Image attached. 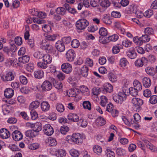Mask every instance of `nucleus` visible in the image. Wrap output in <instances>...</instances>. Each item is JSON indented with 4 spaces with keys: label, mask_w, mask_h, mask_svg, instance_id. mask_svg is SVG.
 Listing matches in <instances>:
<instances>
[{
    "label": "nucleus",
    "mask_w": 157,
    "mask_h": 157,
    "mask_svg": "<svg viewBox=\"0 0 157 157\" xmlns=\"http://www.w3.org/2000/svg\"><path fill=\"white\" fill-rule=\"evenodd\" d=\"M149 101V102L152 104H155L157 102V96L156 95L151 96Z\"/></svg>",
    "instance_id": "nucleus-48"
},
{
    "label": "nucleus",
    "mask_w": 157,
    "mask_h": 157,
    "mask_svg": "<svg viewBox=\"0 0 157 157\" xmlns=\"http://www.w3.org/2000/svg\"><path fill=\"white\" fill-rule=\"evenodd\" d=\"M83 108L90 110L91 109V104L89 101H84L82 103Z\"/></svg>",
    "instance_id": "nucleus-44"
},
{
    "label": "nucleus",
    "mask_w": 157,
    "mask_h": 157,
    "mask_svg": "<svg viewBox=\"0 0 157 157\" xmlns=\"http://www.w3.org/2000/svg\"><path fill=\"white\" fill-rule=\"evenodd\" d=\"M46 40L50 41H53L56 39V36L54 34L50 35L47 34L46 36Z\"/></svg>",
    "instance_id": "nucleus-45"
},
{
    "label": "nucleus",
    "mask_w": 157,
    "mask_h": 157,
    "mask_svg": "<svg viewBox=\"0 0 157 157\" xmlns=\"http://www.w3.org/2000/svg\"><path fill=\"white\" fill-rule=\"evenodd\" d=\"M118 38V36L117 35H113L109 36L108 37V40L109 41H115L117 40Z\"/></svg>",
    "instance_id": "nucleus-59"
},
{
    "label": "nucleus",
    "mask_w": 157,
    "mask_h": 157,
    "mask_svg": "<svg viewBox=\"0 0 157 157\" xmlns=\"http://www.w3.org/2000/svg\"><path fill=\"white\" fill-rule=\"evenodd\" d=\"M33 14L35 16L38 17L40 18H44L46 16L45 13H44L42 12H38V11H36V13H33Z\"/></svg>",
    "instance_id": "nucleus-57"
},
{
    "label": "nucleus",
    "mask_w": 157,
    "mask_h": 157,
    "mask_svg": "<svg viewBox=\"0 0 157 157\" xmlns=\"http://www.w3.org/2000/svg\"><path fill=\"white\" fill-rule=\"evenodd\" d=\"M144 32L147 35H153L154 33V31L153 28L151 27H147L145 29Z\"/></svg>",
    "instance_id": "nucleus-34"
},
{
    "label": "nucleus",
    "mask_w": 157,
    "mask_h": 157,
    "mask_svg": "<svg viewBox=\"0 0 157 157\" xmlns=\"http://www.w3.org/2000/svg\"><path fill=\"white\" fill-rule=\"evenodd\" d=\"M105 152L107 157H115L114 153L111 151L109 147H107L106 148Z\"/></svg>",
    "instance_id": "nucleus-39"
},
{
    "label": "nucleus",
    "mask_w": 157,
    "mask_h": 157,
    "mask_svg": "<svg viewBox=\"0 0 157 157\" xmlns=\"http://www.w3.org/2000/svg\"><path fill=\"white\" fill-rule=\"evenodd\" d=\"M142 82L143 86L145 88H149L151 84V79L147 77H144L142 79Z\"/></svg>",
    "instance_id": "nucleus-14"
},
{
    "label": "nucleus",
    "mask_w": 157,
    "mask_h": 157,
    "mask_svg": "<svg viewBox=\"0 0 157 157\" xmlns=\"http://www.w3.org/2000/svg\"><path fill=\"white\" fill-rule=\"evenodd\" d=\"M55 47L58 51L60 52H63L65 49V47L63 43L60 40H58L56 43Z\"/></svg>",
    "instance_id": "nucleus-12"
},
{
    "label": "nucleus",
    "mask_w": 157,
    "mask_h": 157,
    "mask_svg": "<svg viewBox=\"0 0 157 157\" xmlns=\"http://www.w3.org/2000/svg\"><path fill=\"white\" fill-rule=\"evenodd\" d=\"M103 22L107 25H110L112 23L111 20L107 15H105L102 19Z\"/></svg>",
    "instance_id": "nucleus-33"
},
{
    "label": "nucleus",
    "mask_w": 157,
    "mask_h": 157,
    "mask_svg": "<svg viewBox=\"0 0 157 157\" xmlns=\"http://www.w3.org/2000/svg\"><path fill=\"white\" fill-rule=\"evenodd\" d=\"M14 75L13 73L11 71L8 72L6 75H3L1 76L2 80L5 82L7 81H11L14 79Z\"/></svg>",
    "instance_id": "nucleus-3"
},
{
    "label": "nucleus",
    "mask_w": 157,
    "mask_h": 157,
    "mask_svg": "<svg viewBox=\"0 0 157 157\" xmlns=\"http://www.w3.org/2000/svg\"><path fill=\"white\" fill-rule=\"evenodd\" d=\"M80 45V43L79 41L77 39H74L71 42V45L74 48H78Z\"/></svg>",
    "instance_id": "nucleus-43"
},
{
    "label": "nucleus",
    "mask_w": 157,
    "mask_h": 157,
    "mask_svg": "<svg viewBox=\"0 0 157 157\" xmlns=\"http://www.w3.org/2000/svg\"><path fill=\"white\" fill-rule=\"evenodd\" d=\"M145 71L147 74L150 76L154 77L155 75V70L151 67H148L145 68Z\"/></svg>",
    "instance_id": "nucleus-15"
},
{
    "label": "nucleus",
    "mask_w": 157,
    "mask_h": 157,
    "mask_svg": "<svg viewBox=\"0 0 157 157\" xmlns=\"http://www.w3.org/2000/svg\"><path fill=\"white\" fill-rule=\"evenodd\" d=\"M39 147V144L37 143L31 144L29 145V149L32 150L36 149L38 148Z\"/></svg>",
    "instance_id": "nucleus-52"
},
{
    "label": "nucleus",
    "mask_w": 157,
    "mask_h": 157,
    "mask_svg": "<svg viewBox=\"0 0 157 157\" xmlns=\"http://www.w3.org/2000/svg\"><path fill=\"white\" fill-rule=\"evenodd\" d=\"M120 63L121 66L123 67H125L128 63V62L126 58H123L120 59Z\"/></svg>",
    "instance_id": "nucleus-58"
},
{
    "label": "nucleus",
    "mask_w": 157,
    "mask_h": 157,
    "mask_svg": "<svg viewBox=\"0 0 157 157\" xmlns=\"http://www.w3.org/2000/svg\"><path fill=\"white\" fill-rule=\"evenodd\" d=\"M47 64L45 62H39L37 63L38 66L43 69L46 68L48 67Z\"/></svg>",
    "instance_id": "nucleus-64"
},
{
    "label": "nucleus",
    "mask_w": 157,
    "mask_h": 157,
    "mask_svg": "<svg viewBox=\"0 0 157 157\" xmlns=\"http://www.w3.org/2000/svg\"><path fill=\"white\" fill-rule=\"evenodd\" d=\"M25 134L27 137L32 138L35 137L38 135V133L36 132L33 129L27 131L25 132Z\"/></svg>",
    "instance_id": "nucleus-22"
},
{
    "label": "nucleus",
    "mask_w": 157,
    "mask_h": 157,
    "mask_svg": "<svg viewBox=\"0 0 157 157\" xmlns=\"http://www.w3.org/2000/svg\"><path fill=\"white\" fill-rule=\"evenodd\" d=\"M108 77L110 81L111 82H114L117 81V76L112 73H109L108 75Z\"/></svg>",
    "instance_id": "nucleus-40"
},
{
    "label": "nucleus",
    "mask_w": 157,
    "mask_h": 157,
    "mask_svg": "<svg viewBox=\"0 0 157 157\" xmlns=\"http://www.w3.org/2000/svg\"><path fill=\"white\" fill-rule=\"evenodd\" d=\"M98 3L102 7L107 8L110 5V3L108 0H99Z\"/></svg>",
    "instance_id": "nucleus-26"
},
{
    "label": "nucleus",
    "mask_w": 157,
    "mask_h": 157,
    "mask_svg": "<svg viewBox=\"0 0 157 157\" xmlns=\"http://www.w3.org/2000/svg\"><path fill=\"white\" fill-rule=\"evenodd\" d=\"M76 54L75 52L72 49H70L67 51L66 54V56L67 60L69 61H73Z\"/></svg>",
    "instance_id": "nucleus-6"
},
{
    "label": "nucleus",
    "mask_w": 157,
    "mask_h": 157,
    "mask_svg": "<svg viewBox=\"0 0 157 157\" xmlns=\"http://www.w3.org/2000/svg\"><path fill=\"white\" fill-rule=\"evenodd\" d=\"M132 103L136 109H140V106L143 104V100L140 98H134L132 99Z\"/></svg>",
    "instance_id": "nucleus-8"
},
{
    "label": "nucleus",
    "mask_w": 157,
    "mask_h": 157,
    "mask_svg": "<svg viewBox=\"0 0 157 157\" xmlns=\"http://www.w3.org/2000/svg\"><path fill=\"white\" fill-rule=\"evenodd\" d=\"M57 110L60 112H62L64 110V107L63 105L60 104H58L56 106Z\"/></svg>",
    "instance_id": "nucleus-62"
},
{
    "label": "nucleus",
    "mask_w": 157,
    "mask_h": 157,
    "mask_svg": "<svg viewBox=\"0 0 157 157\" xmlns=\"http://www.w3.org/2000/svg\"><path fill=\"white\" fill-rule=\"evenodd\" d=\"M144 142L147 147L152 152H157V147L154 146L149 141L145 140Z\"/></svg>",
    "instance_id": "nucleus-16"
},
{
    "label": "nucleus",
    "mask_w": 157,
    "mask_h": 157,
    "mask_svg": "<svg viewBox=\"0 0 157 157\" xmlns=\"http://www.w3.org/2000/svg\"><path fill=\"white\" fill-rule=\"evenodd\" d=\"M153 14V10L151 9H149L144 13V16L148 18H150Z\"/></svg>",
    "instance_id": "nucleus-51"
},
{
    "label": "nucleus",
    "mask_w": 157,
    "mask_h": 157,
    "mask_svg": "<svg viewBox=\"0 0 157 157\" xmlns=\"http://www.w3.org/2000/svg\"><path fill=\"white\" fill-rule=\"evenodd\" d=\"M140 40L144 42H147L149 41L150 39V37L146 34L142 35V36L140 37Z\"/></svg>",
    "instance_id": "nucleus-50"
},
{
    "label": "nucleus",
    "mask_w": 157,
    "mask_h": 157,
    "mask_svg": "<svg viewBox=\"0 0 157 157\" xmlns=\"http://www.w3.org/2000/svg\"><path fill=\"white\" fill-rule=\"evenodd\" d=\"M30 58L28 56H25L19 58V61L23 63H28L29 60Z\"/></svg>",
    "instance_id": "nucleus-35"
},
{
    "label": "nucleus",
    "mask_w": 157,
    "mask_h": 157,
    "mask_svg": "<svg viewBox=\"0 0 157 157\" xmlns=\"http://www.w3.org/2000/svg\"><path fill=\"white\" fill-rule=\"evenodd\" d=\"M69 153L73 157H78L79 155V151L74 149H72L70 150Z\"/></svg>",
    "instance_id": "nucleus-38"
},
{
    "label": "nucleus",
    "mask_w": 157,
    "mask_h": 157,
    "mask_svg": "<svg viewBox=\"0 0 157 157\" xmlns=\"http://www.w3.org/2000/svg\"><path fill=\"white\" fill-rule=\"evenodd\" d=\"M133 86L135 89L138 91L141 90L142 89L141 83L137 80H136L134 81Z\"/></svg>",
    "instance_id": "nucleus-30"
},
{
    "label": "nucleus",
    "mask_w": 157,
    "mask_h": 157,
    "mask_svg": "<svg viewBox=\"0 0 157 157\" xmlns=\"http://www.w3.org/2000/svg\"><path fill=\"white\" fill-rule=\"evenodd\" d=\"M14 41L15 43L18 45H20L22 43V38L20 37H16L14 39Z\"/></svg>",
    "instance_id": "nucleus-61"
},
{
    "label": "nucleus",
    "mask_w": 157,
    "mask_h": 157,
    "mask_svg": "<svg viewBox=\"0 0 157 157\" xmlns=\"http://www.w3.org/2000/svg\"><path fill=\"white\" fill-rule=\"evenodd\" d=\"M33 22L38 24H42L45 22V21L42 19L38 17H33Z\"/></svg>",
    "instance_id": "nucleus-53"
},
{
    "label": "nucleus",
    "mask_w": 157,
    "mask_h": 157,
    "mask_svg": "<svg viewBox=\"0 0 157 157\" xmlns=\"http://www.w3.org/2000/svg\"><path fill=\"white\" fill-rule=\"evenodd\" d=\"M40 47L49 53L54 54L56 52L54 48L51 44L47 43L46 40H43L40 43Z\"/></svg>",
    "instance_id": "nucleus-1"
},
{
    "label": "nucleus",
    "mask_w": 157,
    "mask_h": 157,
    "mask_svg": "<svg viewBox=\"0 0 157 157\" xmlns=\"http://www.w3.org/2000/svg\"><path fill=\"white\" fill-rule=\"evenodd\" d=\"M95 122L98 126H100L104 125L106 123V121L101 116L98 117L96 119Z\"/></svg>",
    "instance_id": "nucleus-20"
},
{
    "label": "nucleus",
    "mask_w": 157,
    "mask_h": 157,
    "mask_svg": "<svg viewBox=\"0 0 157 157\" xmlns=\"http://www.w3.org/2000/svg\"><path fill=\"white\" fill-rule=\"evenodd\" d=\"M147 61L145 57H142L141 59H137L135 63V65L138 67H141L144 65V61Z\"/></svg>",
    "instance_id": "nucleus-25"
},
{
    "label": "nucleus",
    "mask_w": 157,
    "mask_h": 157,
    "mask_svg": "<svg viewBox=\"0 0 157 157\" xmlns=\"http://www.w3.org/2000/svg\"><path fill=\"white\" fill-rule=\"evenodd\" d=\"M117 96H119V97L122 101L126 99V94H125V92H124V90L119 92Z\"/></svg>",
    "instance_id": "nucleus-42"
},
{
    "label": "nucleus",
    "mask_w": 157,
    "mask_h": 157,
    "mask_svg": "<svg viewBox=\"0 0 157 157\" xmlns=\"http://www.w3.org/2000/svg\"><path fill=\"white\" fill-rule=\"evenodd\" d=\"M126 54L128 57L131 59L136 58L137 56V54L135 52V49L134 47L130 48Z\"/></svg>",
    "instance_id": "nucleus-10"
},
{
    "label": "nucleus",
    "mask_w": 157,
    "mask_h": 157,
    "mask_svg": "<svg viewBox=\"0 0 157 157\" xmlns=\"http://www.w3.org/2000/svg\"><path fill=\"white\" fill-rule=\"evenodd\" d=\"M14 90L12 89L8 88L4 91V95L7 98H11L14 94Z\"/></svg>",
    "instance_id": "nucleus-17"
},
{
    "label": "nucleus",
    "mask_w": 157,
    "mask_h": 157,
    "mask_svg": "<svg viewBox=\"0 0 157 157\" xmlns=\"http://www.w3.org/2000/svg\"><path fill=\"white\" fill-rule=\"evenodd\" d=\"M61 67L63 71L67 74L70 73L72 69L71 65L68 63H64L63 64Z\"/></svg>",
    "instance_id": "nucleus-7"
},
{
    "label": "nucleus",
    "mask_w": 157,
    "mask_h": 157,
    "mask_svg": "<svg viewBox=\"0 0 157 157\" xmlns=\"http://www.w3.org/2000/svg\"><path fill=\"white\" fill-rule=\"evenodd\" d=\"M43 131L45 134L48 136L52 135L54 132L53 128L50 124H45L43 127Z\"/></svg>",
    "instance_id": "nucleus-4"
},
{
    "label": "nucleus",
    "mask_w": 157,
    "mask_h": 157,
    "mask_svg": "<svg viewBox=\"0 0 157 157\" xmlns=\"http://www.w3.org/2000/svg\"><path fill=\"white\" fill-rule=\"evenodd\" d=\"M43 30L45 32L48 33L51 32V28L48 25H44L42 26Z\"/></svg>",
    "instance_id": "nucleus-49"
},
{
    "label": "nucleus",
    "mask_w": 157,
    "mask_h": 157,
    "mask_svg": "<svg viewBox=\"0 0 157 157\" xmlns=\"http://www.w3.org/2000/svg\"><path fill=\"white\" fill-rule=\"evenodd\" d=\"M130 94L132 96L136 97L138 95V91L135 88L131 87L129 89Z\"/></svg>",
    "instance_id": "nucleus-37"
},
{
    "label": "nucleus",
    "mask_w": 157,
    "mask_h": 157,
    "mask_svg": "<svg viewBox=\"0 0 157 157\" xmlns=\"http://www.w3.org/2000/svg\"><path fill=\"white\" fill-rule=\"evenodd\" d=\"M93 151L94 153L99 155L102 151V148L99 145H95L93 147Z\"/></svg>",
    "instance_id": "nucleus-28"
},
{
    "label": "nucleus",
    "mask_w": 157,
    "mask_h": 157,
    "mask_svg": "<svg viewBox=\"0 0 157 157\" xmlns=\"http://www.w3.org/2000/svg\"><path fill=\"white\" fill-rule=\"evenodd\" d=\"M43 60L44 62L46 63L47 64L50 63L52 60V58L48 54H46L43 55Z\"/></svg>",
    "instance_id": "nucleus-31"
},
{
    "label": "nucleus",
    "mask_w": 157,
    "mask_h": 157,
    "mask_svg": "<svg viewBox=\"0 0 157 157\" xmlns=\"http://www.w3.org/2000/svg\"><path fill=\"white\" fill-rule=\"evenodd\" d=\"M68 118L69 120L73 122H78L79 120V117L75 113H70L68 116Z\"/></svg>",
    "instance_id": "nucleus-18"
},
{
    "label": "nucleus",
    "mask_w": 157,
    "mask_h": 157,
    "mask_svg": "<svg viewBox=\"0 0 157 157\" xmlns=\"http://www.w3.org/2000/svg\"><path fill=\"white\" fill-rule=\"evenodd\" d=\"M40 103L38 101L32 102L30 104V106L34 109H36L40 105Z\"/></svg>",
    "instance_id": "nucleus-55"
},
{
    "label": "nucleus",
    "mask_w": 157,
    "mask_h": 157,
    "mask_svg": "<svg viewBox=\"0 0 157 157\" xmlns=\"http://www.w3.org/2000/svg\"><path fill=\"white\" fill-rule=\"evenodd\" d=\"M80 135L78 133L73 134L72 142L77 144H81L82 142V139L80 138Z\"/></svg>",
    "instance_id": "nucleus-13"
},
{
    "label": "nucleus",
    "mask_w": 157,
    "mask_h": 157,
    "mask_svg": "<svg viewBox=\"0 0 157 157\" xmlns=\"http://www.w3.org/2000/svg\"><path fill=\"white\" fill-rule=\"evenodd\" d=\"M66 155V151L62 149H58L55 151L56 157H65Z\"/></svg>",
    "instance_id": "nucleus-19"
},
{
    "label": "nucleus",
    "mask_w": 157,
    "mask_h": 157,
    "mask_svg": "<svg viewBox=\"0 0 157 157\" xmlns=\"http://www.w3.org/2000/svg\"><path fill=\"white\" fill-rule=\"evenodd\" d=\"M44 73L42 70H37L35 71L34 72V77L40 79L44 76Z\"/></svg>",
    "instance_id": "nucleus-27"
},
{
    "label": "nucleus",
    "mask_w": 157,
    "mask_h": 157,
    "mask_svg": "<svg viewBox=\"0 0 157 157\" xmlns=\"http://www.w3.org/2000/svg\"><path fill=\"white\" fill-rule=\"evenodd\" d=\"M113 86L109 83H105L104 85L103 91L104 92L111 93L113 90Z\"/></svg>",
    "instance_id": "nucleus-21"
},
{
    "label": "nucleus",
    "mask_w": 157,
    "mask_h": 157,
    "mask_svg": "<svg viewBox=\"0 0 157 157\" xmlns=\"http://www.w3.org/2000/svg\"><path fill=\"white\" fill-rule=\"evenodd\" d=\"M31 118L33 120H35L38 117L37 112L34 111L32 110L30 112Z\"/></svg>",
    "instance_id": "nucleus-63"
},
{
    "label": "nucleus",
    "mask_w": 157,
    "mask_h": 157,
    "mask_svg": "<svg viewBox=\"0 0 157 157\" xmlns=\"http://www.w3.org/2000/svg\"><path fill=\"white\" fill-rule=\"evenodd\" d=\"M69 128L66 125H63L60 128V131L61 133L64 135L65 134L69 131Z\"/></svg>",
    "instance_id": "nucleus-47"
},
{
    "label": "nucleus",
    "mask_w": 157,
    "mask_h": 157,
    "mask_svg": "<svg viewBox=\"0 0 157 157\" xmlns=\"http://www.w3.org/2000/svg\"><path fill=\"white\" fill-rule=\"evenodd\" d=\"M41 107L42 110L43 111H47L49 109L50 105L47 101H43L40 105Z\"/></svg>",
    "instance_id": "nucleus-24"
},
{
    "label": "nucleus",
    "mask_w": 157,
    "mask_h": 157,
    "mask_svg": "<svg viewBox=\"0 0 157 157\" xmlns=\"http://www.w3.org/2000/svg\"><path fill=\"white\" fill-rule=\"evenodd\" d=\"M43 54L40 52H37L34 53L33 56L35 58L37 59H40L43 57Z\"/></svg>",
    "instance_id": "nucleus-56"
},
{
    "label": "nucleus",
    "mask_w": 157,
    "mask_h": 157,
    "mask_svg": "<svg viewBox=\"0 0 157 157\" xmlns=\"http://www.w3.org/2000/svg\"><path fill=\"white\" fill-rule=\"evenodd\" d=\"M99 33L100 35L101 36H105L107 35V31L105 28L104 27H101L100 29Z\"/></svg>",
    "instance_id": "nucleus-46"
},
{
    "label": "nucleus",
    "mask_w": 157,
    "mask_h": 157,
    "mask_svg": "<svg viewBox=\"0 0 157 157\" xmlns=\"http://www.w3.org/2000/svg\"><path fill=\"white\" fill-rule=\"evenodd\" d=\"M134 122L135 124H137L140 121V117L138 113H135L133 116Z\"/></svg>",
    "instance_id": "nucleus-60"
},
{
    "label": "nucleus",
    "mask_w": 157,
    "mask_h": 157,
    "mask_svg": "<svg viewBox=\"0 0 157 157\" xmlns=\"http://www.w3.org/2000/svg\"><path fill=\"white\" fill-rule=\"evenodd\" d=\"M52 87L51 82L48 80L44 81L41 85L42 90L43 92L50 90Z\"/></svg>",
    "instance_id": "nucleus-5"
},
{
    "label": "nucleus",
    "mask_w": 157,
    "mask_h": 157,
    "mask_svg": "<svg viewBox=\"0 0 157 157\" xmlns=\"http://www.w3.org/2000/svg\"><path fill=\"white\" fill-rule=\"evenodd\" d=\"M143 94L145 97L148 98L151 96V92L150 90L146 89L143 91Z\"/></svg>",
    "instance_id": "nucleus-54"
},
{
    "label": "nucleus",
    "mask_w": 157,
    "mask_h": 157,
    "mask_svg": "<svg viewBox=\"0 0 157 157\" xmlns=\"http://www.w3.org/2000/svg\"><path fill=\"white\" fill-rule=\"evenodd\" d=\"M64 6L66 10H68L69 12L71 14H74L77 13L76 10L74 8H71L70 5L68 4H65Z\"/></svg>",
    "instance_id": "nucleus-29"
},
{
    "label": "nucleus",
    "mask_w": 157,
    "mask_h": 157,
    "mask_svg": "<svg viewBox=\"0 0 157 157\" xmlns=\"http://www.w3.org/2000/svg\"><path fill=\"white\" fill-rule=\"evenodd\" d=\"M42 129L41 124L39 122L35 123L33 130L35 131L36 132L38 133V132L40 131Z\"/></svg>",
    "instance_id": "nucleus-32"
},
{
    "label": "nucleus",
    "mask_w": 157,
    "mask_h": 157,
    "mask_svg": "<svg viewBox=\"0 0 157 157\" xmlns=\"http://www.w3.org/2000/svg\"><path fill=\"white\" fill-rule=\"evenodd\" d=\"M10 132L6 129L2 128L0 130V136L3 139H7L10 137Z\"/></svg>",
    "instance_id": "nucleus-11"
},
{
    "label": "nucleus",
    "mask_w": 157,
    "mask_h": 157,
    "mask_svg": "<svg viewBox=\"0 0 157 157\" xmlns=\"http://www.w3.org/2000/svg\"><path fill=\"white\" fill-rule=\"evenodd\" d=\"M88 67L86 66H84L81 68L80 72L82 76L86 77L88 75Z\"/></svg>",
    "instance_id": "nucleus-23"
},
{
    "label": "nucleus",
    "mask_w": 157,
    "mask_h": 157,
    "mask_svg": "<svg viewBox=\"0 0 157 157\" xmlns=\"http://www.w3.org/2000/svg\"><path fill=\"white\" fill-rule=\"evenodd\" d=\"M80 91L82 94H84L86 92V94H85L84 95H89V90L86 86L84 85H82L80 86Z\"/></svg>",
    "instance_id": "nucleus-41"
},
{
    "label": "nucleus",
    "mask_w": 157,
    "mask_h": 157,
    "mask_svg": "<svg viewBox=\"0 0 157 157\" xmlns=\"http://www.w3.org/2000/svg\"><path fill=\"white\" fill-rule=\"evenodd\" d=\"M56 11L58 14L62 15L65 14L66 12L65 8L62 7H59L57 8L56 9Z\"/></svg>",
    "instance_id": "nucleus-36"
},
{
    "label": "nucleus",
    "mask_w": 157,
    "mask_h": 157,
    "mask_svg": "<svg viewBox=\"0 0 157 157\" xmlns=\"http://www.w3.org/2000/svg\"><path fill=\"white\" fill-rule=\"evenodd\" d=\"M88 21L85 19H81L77 21L75 25L78 30H84L89 25Z\"/></svg>",
    "instance_id": "nucleus-2"
},
{
    "label": "nucleus",
    "mask_w": 157,
    "mask_h": 157,
    "mask_svg": "<svg viewBox=\"0 0 157 157\" xmlns=\"http://www.w3.org/2000/svg\"><path fill=\"white\" fill-rule=\"evenodd\" d=\"M13 139L15 141H18L23 138V135L20 132L17 130L14 131L12 134Z\"/></svg>",
    "instance_id": "nucleus-9"
}]
</instances>
